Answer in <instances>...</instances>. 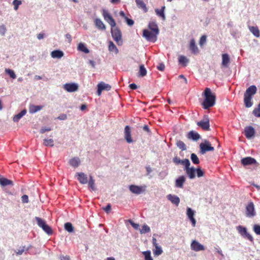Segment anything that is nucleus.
Here are the masks:
<instances>
[{
  "label": "nucleus",
  "instance_id": "nucleus-13",
  "mask_svg": "<svg viewBox=\"0 0 260 260\" xmlns=\"http://www.w3.org/2000/svg\"><path fill=\"white\" fill-rule=\"evenodd\" d=\"M186 210V214L188 218L191 221L192 226H195L196 224V220L194 218V211L189 207H187Z\"/></svg>",
  "mask_w": 260,
  "mask_h": 260
},
{
  "label": "nucleus",
  "instance_id": "nucleus-32",
  "mask_svg": "<svg viewBox=\"0 0 260 260\" xmlns=\"http://www.w3.org/2000/svg\"><path fill=\"white\" fill-rule=\"evenodd\" d=\"M250 31L256 37L258 38L260 36V32L258 28L255 26H249Z\"/></svg>",
  "mask_w": 260,
  "mask_h": 260
},
{
  "label": "nucleus",
  "instance_id": "nucleus-35",
  "mask_svg": "<svg viewBox=\"0 0 260 260\" xmlns=\"http://www.w3.org/2000/svg\"><path fill=\"white\" fill-rule=\"evenodd\" d=\"M78 50L85 53H88L89 52V49L86 47L85 44L83 43H80L78 44Z\"/></svg>",
  "mask_w": 260,
  "mask_h": 260
},
{
  "label": "nucleus",
  "instance_id": "nucleus-60",
  "mask_svg": "<svg viewBox=\"0 0 260 260\" xmlns=\"http://www.w3.org/2000/svg\"><path fill=\"white\" fill-rule=\"evenodd\" d=\"M125 20L129 26H132L134 23V21L132 19H129L127 17H125Z\"/></svg>",
  "mask_w": 260,
  "mask_h": 260
},
{
  "label": "nucleus",
  "instance_id": "nucleus-37",
  "mask_svg": "<svg viewBox=\"0 0 260 260\" xmlns=\"http://www.w3.org/2000/svg\"><path fill=\"white\" fill-rule=\"evenodd\" d=\"M178 61L180 64H182L184 66H186L189 62V59L183 55H180L178 58Z\"/></svg>",
  "mask_w": 260,
  "mask_h": 260
},
{
  "label": "nucleus",
  "instance_id": "nucleus-45",
  "mask_svg": "<svg viewBox=\"0 0 260 260\" xmlns=\"http://www.w3.org/2000/svg\"><path fill=\"white\" fill-rule=\"evenodd\" d=\"M190 159L194 164H199L200 163L199 159L197 155L194 153L191 154Z\"/></svg>",
  "mask_w": 260,
  "mask_h": 260
},
{
  "label": "nucleus",
  "instance_id": "nucleus-9",
  "mask_svg": "<svg viewBox=\"0 0 260 260\" xmlns=\"http://www.w3.org/2000/svg\"><path fill=\"white\" fill-rule=\"evenodd\" d=\"M256 214L254 206L252 202H250L246 208V215L248 217H252Z\"/></svg>",
  "mask_w": 260,
  "mask_h": 260
},
{
  "label": "nucleus",
  "instance_id": "nucleus-42",
  "mask_svg": "<svg viewBox=\"0 0 260 260\" xmlns=\"http://www.w3.org/2000/svg\"><path fill=\"white\" fill-rule=\"evenodd\" d=\"M109 50L110 51H113L116 54H117L118 53V49L117 48L114 44L111 41H110L109 43Z\"/></svg>",
  "mask_w": 260,
  "mask_h": 260
},
{
  "label": "nucleus",
  "instance_id": "nucleus-53",
  "mask_svg": "<svg viewBox=\"0 0 260 260\" xmlns=\"http://www.w3.org/2000/svg\"><path fill=\"white\" fill-rule=\"evenodd\" d=\"M22 4L21 1L20 0H14L13 2V5H14V10H17L18 9L19 6H20Z\"/></svg>",
  "mask_w": 260,
  "mask_h": 260
},
{
  "label": "nucleus",
  "instance_id": "nucleus-15",
  "mask_svg": "<svg viewBox=\"0 0 260 260\" xmlns=\"http://www.w3.org/2000/svg\"><path fill=\"white\" fill-rule=\"evenodd\" d=\"M124 138L128 143L133 142V139L131 137V128L128 125H126L124 128Z\"/></svg>",
  "mask_w": 260,
  "mask_h": 260
},
{
  "label": "nucleus",
  "instance_id": "nucleus-29",
  "mask_svg": "<svg viewBox=\"0 0 260 260\" xmlns=\"http://www.w3.org/2000/svg\"><path fill=\"white\" fill-rule=\"evenodd\" d=\"M165 6H162L160 10L158 9H155L156 14L159 17H161L163 20H166V16L165 15Z\"/></svg>",
  "mask_w": 260,
  "mask_h": 260
},
{
  "label": "nucleus",
  "instance_id": "nucleus-31",
  "mask_svg": "<svg viewBox=\"0 0 260 260\" xmlns=\"http://www.w3.org/2000/svg\"><path fill=\"white\" fill-rule=\"evenodd\" d=\"M147 70L144 67V64H141L139 66V71L138 73V76L143 77L145 76L147 74Z\"/></svg>",
  "mask_w": 260,
  "mask_h": 260
},
{
  "label": "nucleus",
  "instance_id": "nucleus-44",
  "mask_svg": "<svg viewBox=\"0 0 260 260\" xmlns=\"http://www.w3.org/2000/svg\"><path fill=\"white\" fill-rule=\"evenodd\" d=\"M163 251L162 250V248L161 246H156L155 247V249L153 250V254L154 255L158 256L162 254Z\"/></svg>",
  "mask_w": 260,
  "mask_h": 260
},
{
  "label": "nucleus",
  "instance_id": "nucleus-25",
  "mask_svg": "<svg viewBox=\"0 0 260 260\" xmlns=\"http://www.w3.org/2000/svg\"><path fill=\"white\" fill-rule=\"evenodd\" d=\"M63 51L59 50H54L51 53V56L53 58H61L63 57Z\"/></svg>",
  "mask_w": 260,
  "mask_h": 260
},
{
  "label": "nucleus",
  "instance_id": "nucleus-50",
  "mask_svg": "<svg viewBox=\"0 0 260 260\" xmlns=\"http://www.w3.org/2000/svg\"><path fill=\"white\" fill-rule=\"evenodd\" d=\"M42 230L48 235H50L52 234L53 231L51 227H50L48 224H46L44 228L42 229Z\"/></svg>",
  "mask_w": 260,
  "mask_h": 260
},
{
  "label": "nucleus",
  "instance_id": "nucleus-59",
  "mask_svg": "<svg viewBox=\"0 0 260 260\" xmlns=\"http://www.w3.org/2000/svg\"><path fill=\"white\" fill-rule=\"evenodd\" d=\"M173 161L176 164L178 165L181 163V159L178 156H175L173 159Z\"/></svg>",
  "mask_w": 260,
  "mask_h": 260
},
{
  "label": "nucleus",
  "instance_id": "nucleus-11",
  "mask_svg": "<svg viewBox=\"0 0 260 260\" xmlns=\"http://www.w3.org/2000/svg\"><path fill=\"white\" fill-rule=\"evenodd\" d=\"M64 89L69 92H73L78 90V85L75 83H66L63 85Z\"/></svg>",
  "mask_w": 260,
  "mask_h": 260
},
{
  "label": "nucleus",
  "instance_id": "nucleus-23",
  "mask_svg": "<svg viewBox=\"0 0 260 260\" xmlns=\"http://www.w3.org/2000/svg\"><path fill=\"white\" fill-rule=\"evenodd\" d=\"M43 107L44 106L42 105H30L29 107V112L30 114H34L41 110Z\"/></svg>",
  "mask_w": 260,
  "mask_h": 260
},
{
  "label": "nucleus",
  "instance_id": "nucleus-56",
  "mask_svg": "<svg viewBox=\"0 0 260 260\" xmlns=\"http://www.w3.org/2000/svg\"><path fill=\"white\" fill-rule=\"evenodd\" d=\"M196 173H197V175L198 177H201L203 176L204 175V172L200 168L196 169Z\"/></svg>",
  "mask_w": 260,
  "mask_h": 260
},
{
  "label": "nucleus",
  "instance_id": "nucleus-51",
  "mask_svg": "<svg viewBox=\"0 0 260 260\" xmlns=\"http://www.w3.org/2000/svg\"><path fill=\"white\" fill-rule=\"evenodd\" d=\"M253 114L257 117H260V103L257 107L253 110Z\"/></svg>",
  "mask_w": 260,
  "mask_h": 260
},
{
  "label": "nucleus",
  "instance_id": "nucleus-48",
  "mask_svg": "<svg viewBox=\"0 0 260 260\" xmlns=\"http://www.w3.org/2000/svg\"><path fill=\"white\" fill-rule=\"evenodd\" d=\"M143 254L145 256V260H153L152 257L151 256V251L149 250L143 251Z\"/></svg>",
  "mask_w": 260,
  "mask_h": 260
},
{
  "label": "nucleus",
  "instance_id": "nucleus-61",
  "mask_svg": "<svg viewBox=\"0 0 260 260\" xmlns=\"http://www.w3.org/2000/svg\"><path fill=\"white\" fill-rule=\"evenodd\" d=\"M206 41V37L205 36H202L200 40V45H203Z\"/></svg>",
  "mask_w": 260,
  "mask_h": 260
},
{
  "label": "nucleus",
  "instance_id": "nucleus-20",
  "mask_svg": "<svg viewBox=\"0 0 260 260\" xmlns=\"http://www.w3.org/2000/svg\"><path fill=\"white\" fill-rule=\"evenodd\" d=\"M255 134V131L254 128L251 126H248L245 129V135L247 139H250L254 136Z\"/></svg>",
  "mask_w": 260,
  "mask_h": 260
},
{
  "label": "nucleus",
  "instance_id": "nucleus-5",
  "mask_svg": "<svg viewBox=\"0 0 260 260\" xmlns=\"http://www.w3.org/2000/svg\"><path fill=\"white\" fill-rule=\"evenodd\" d=\"M236 229L242 237L247 238L250 241H253V238L252 236L247 232L246 228L241 225H238L236 227Z\"/></svg>",
  "mask_w": 260,
  "mask_h": 260
},
{
  "label": "nucleus",
  "instance_id": "nucleus-24",
  "mask_svg": "<svg viewBox=\"0 0 260 260\" xmlns=\"http://www.w3.org/2000/svg\"><path fill=\"white\" fill-rule=\"evenodd\" d=\"M230 58L229 55L226 54H223L222 55V62H221V66L224 67H228V64L230 63Z\"/></svg>",
  "mask_w": 260,
  "mask_h": 260
},
{
  "label": "nucleus",
  "instance_id": "nucleus-7",
  "mask_svg": "<svg viewBox=\"0 0 260 260\" xmlns=\"http://www.w3.org/2000/svg\"><path fill=\"white\" fill-rule=\"evenodd\" d=\"M157 35L154 32L147 29H144L143 31V37L148 41L155 42L157 39Z\"/></svg>",
  "mask_w": 260,
  "mask_h": 260
},
{
  "label": "nucleus",
  "instance_id": "nucleus-54",
  "mask_svg": "<svg viewBox=\"0 0 260 260\" xmlns=\"http://www.w3.org/2000/svg\"><path fill=\"white\" fill-rule=\"evenodd\" d=\"M253 230L256 235H260V225L254 224L253 225Z\"/></svg>",
  "mask_w": 260,
  "mask_h": 260
},
{
  "label": "nucleus",
  "instance_id": "nucleus-63",
  "mask_svg": "<svg viewBox=\"0 0 260 260\" xmlns=\"http://www.w3.org/2000/svg\"><path fill=\"white\" fill-rule=\"evenodd\" d=\"M51 130V128L50 127H42L41 129H40V133L41 134H44L46 132H48V131H50Z\"/></svg>",
  "mask_w": 260,
  "mask_h": 260
},
{
  "label": "nucleus",
  "instance_id": "nucleus-8",
  "mask_svg": "<svg viewBox=\"0 0 260 260\" xmlns=\"http://www.w3.org/2000/svg\"><path fill=\"white\" fill-rule=\"evenodd\" d=\"M146 187V186L145 185L137 186L135 185H131L129 186V189L133 193L140 194L145 191Z\"/></svg>",
  "mask_w": 260,
  "mask_h": 260
},
{
  "label": "nucleus",
  "instance_id": "nucleus-39",
  "mask_svg": "<svg viewBox=\"0 0 260 260\" xmlns=\"http://www.w3.org/2000/svg\"><path fill=\"white\" fill-rule=\"evenodd\" d=\"M35 219L37 221V224L38 225L43 229V228H44V226H45V225L46 224V222L45 221V220H44L43 219H42V218H40V217H35Z\"/></svg>",
  "mask_w": 260,
  "mask_h": 260
},
{
  "label": "nucleus",
  "instance_id": "nucleus-62",
  "mask_svg": "<svg viewBox=\"0 0 260 260\" xmlns=\"http://www.w3.org/2000/svg\"><path fill=\"white\" fill-rule=\"evenodd\" d=\"M157 68L158 70L163 71L165 70V66L163 63H160L157 67Z\"/></svg>",
  "mask_w": 260,
  "mask_h": 260
},
{
  "label": "nucleus",
  "instance_id": "nucleus-36",
  "mask_svg": "<svg viewBox=\"0 0 260 260\" xmlns=\"http://www.w3.org/2000/svg\"><path fill=\"white\" fill-rule=\"evenodd\" d=\"M244 102L245 107L247 108L251 107L253 104L252 102H251L252 98L245 95H244Z\"/></svg>",
  "mask_w": 260,
  "mask_h": 260
},
{
  "label": "nucleus",
  "instance_id": "nucleus-40",
  "mask_svg": "<svg viewBox=\"0 0 260 260\" xmlns=\"http://www.w3.org/2000/svg\"><path fill=\"white\" fill-rule=\"evenodd\" d=\"M43 144L45 146L53 147L54 146V140L52 139H45L43 140Z\"/></svg>",
  "mask_w": 260,
  "mask_h": 260
},
{
  "label": "nucleus",
  "instance_id": "nucleus-34",
  "mask_svg": "<svg viewBox=\"0 0 260 260\" xmlns=\"http://www.w3.org/2000/svg\"><path fill=\"white\" fill-rule=\"evenodd\" d=\"M0 184L2 186H5L9 185H13V182L6 178H0Z\"/></svg>",
  "mask_w": 260,
  "mask_h": 260
},
{
  "label": "nucleus",
  "instance_id": "nucleus-6",
  "mask_svg": "<svg viewBox=\"0 0 260 260\" xmlns=\"http://www.w3.org/2000/svg\"><path fill=\"white\" fill-rule=\"evenodd\" d=\"M103 16L105 21H106L111 27H114L116 26V22L109 12L105 10H103Z\"/></svg>",
  "mask_w": 260,
  "mask_h": 260
},
{
  "label": "nucleus",
  "instance_id": "nucleus-26",
  "mask_svg": "<svg viewBox=\"0 0 260 260\" xmlns=\"http://www.w3.org/2000/svg\"><path fill=\"white\" fill-rule=\"evenodd\" d=\"M185 181V178L183 176H180L175 181V186L178 188H182Z\"/></svg>",
  "mask_w": 260,
  "mask_h": 260
},
{
  "label": "nucleus",
  "instance_id": "nucleus-19",
  "mask_svg": "<svg viewBox=\"0 0 260 260\" xmlns=\"http://www.w3.org/2000/svg\"><path fill=\"white\" fill-rule=\"evenodd\" d=\"M256 162V160L251 157H246L241 159V163L243 166H247L252 164H255Z\"/></svg>",
  "mask_w": 260,
  "mask_h": 260
},
{
  "label": "nucleus",
  "instance_id": "nucleus-38",
  "mask_svg": "<svg viewBox=\"0 0 260 260\" xmlns=\"http://www.w3.org/2000/svg\"><path fill=\"white\" fill-rule=\"evenodd\" d=\"M135 2L139 8L143 9L145 12L147 11L146 6L142 0H135Z\"/></svg>",
  "mask_w": 260,
  "mask_h": 260
},
{
  "label": "nucleus",
  "instance_id": "nucleus-14",
  "mask_svg": "<svg viewBox=\"0 0 260 260\" xmlns=\"http://www.w3.org/2000/svg\"><path fill=\"white\" fill-rule=\"evenodd\" d=\"M256 87L255 85H251L246 89L244 95L252 98L256 93Z\"/></svg>",
  "mask_w": 260,
  "mask_h": 260
},
{
  "label": "nucleus",
  "instance_id": "nucleus-33",
  "mask_svg": "<svg viewBox=\"0 0 260 260\" xmlns=\"http://www.w3.org/2000/svg\"><path fill=\"white\" fill-rule=\"evenodd\" d=\"M26 113V110L24 109L18 114L15 115L13 117L14 122H18Z\"/></svg>",
  "mask_w": 260,
  "mask_h": 260
},
{
  "label": "nucleus",
  "instance_id": "nucleus-10",
  "mask_svg": "<svg viewBox=\"0 0 260 260\" xmlns=\"http://www.w3.org/2000/svg\"><path fill=\"white\" fill-rule=\"evenodd\" d=\"M97 87V93L99 96L101 95V93L103 90L109 91L111 89V86L109 84H106L104 82L99 83Z\"/></svg>",
  "mask_w": 260,
  "mask_h": 260
},
{
  "label": "nucleus",
  "instance_id": "nucleus-47",
  "mask_svg": "<svg viewBox=\"0 0 260 260\" xmlns=\"http://www.w3.org/2000/svg\"><path fill=\"white\" fill-rule=\"evenodd\" d=\"M5 72L8 74L10 77L12 79H15L16 76L14 71L10 69H6L5 70Z\"/></svg>",
  "mask_w": 260,
  "mask_h": 260
},
{
  "label": "nucleus",
  "instance_id": "nucleus-58",
  "mask_svg": "<svg viewBox=\"0 0 260 260\" xmlns=\"http://www.w3.org/2000/svg\"><path fill=\"white\" fill-rule=\"evenodd\" d=\"M129 223L136 230H138L139 228V224L138 223H136L134 222L132 220H128Z\"/></svg>",
  "mask_w": 260,
  "mask_h": 260
},
{
  "label": "nucleus",
  "instance_id": "nucleus-49",
  "mask_svg": "<svg viewBox=\"0 0 260 260\" xmlns=\"http://www.w3.org/2000/svg\"><path fill=\"white\" fill-rule=\"evenodd\" d=\"M150 231V228L149 226L146 224L143 225L142 229L140 230V232L142 234L149 233Z\"/></svg>",
  "mask_w": 260,
  "mask_h": 260
},
{
  "label": "nucleus",
  "instance_id": "nucleus-1",
  "mask_svg": "<svg viewBox=\"0 0 260 260\" xmlns=\"http://www.w3.org/2000/svg\"><path fill=\"white\" fill-rule=\"evenodd\" d=\"M203 95L204 100L202 105L205 109H208L213 106L215 104L216 95L209 88H205Z\"/></svg>",
  "mask_w": 260,
  "mask_h": 260
},
{
  "label": "nucleus",
  "instance_id": "nucleus-64",
  "mask_svg": "<svg viewBox=\"0 0 260 260\" xmlns=\"http://www.w3.org/2000/svg\"><path fill=\"white\" fill-rule=\"evenodd\" d=\"M103 210L107 213H108L111 209V206L108 204L106 207L103 208Z\"/></svg>",
  "mask_w": 260,
  "mask_h": 260
},
{
  "label": "nucleus",
  "instance_id": "nucleus-57",
  "mask_svg": "<svg viewBox=\"0 0 260 260\" xmlns=\"http://www.w3.org/2000/svg\"><path fill=\"white\" fill-rule=\"evenodd\" d=\"M25 249L24 247H20L18 249L15 251V252L17 255H21L23 252L24 251Z\"/></svg>",
  "mask_w": 260,
  "mask_h": 260
},
{
  "label": "nucleus",
  "instance_id": "nucleus-12",
  "mask_svg": "<svg viewBox=\"0 0 260 260\" xmlns=\"http://www.w3.org/2000/svg\"><path fill=\"white\" fill-rule=\"evenodd\" d=\"M191 249L195 251L205 250L204 246L196 240H193L190 245Z\"/></svg>",
  "mask_w": 260,
  "mask_h": 260
},
{
  "label": "nucleus",
  "instance_id": "nucleus-28",
  "mask_svg": "<svg viewBox=\"0 0 260 260\" xmlns=\"http://www.w3.org/2000/svg\"><path fill=\"white\" fill-rule=\"evenodd\" d=\"M95 26L99 29L105 30L106 26L100 18H96L94 20Z\"/></svg>",
  "mask_w": 260,
  "mask_h": 260
},
{
  "label": "nucleus",
  "instance_id": "nucleus-55",
  "mask_svg": "<svg viewBox=\"0 0 260 260\" xmlns=\"http://www.w3.org/2000/svg\"><path fill=\"white\" fill-rule=\"evenodd\" d=\"M7 29L5 25L2 24L0 25V35L2 36L5 35Z\"/></svg>",
  "mask_w": 260,
  "mask_h": 260
},
{
  "label": "nucleus",
  "instance_id": "nucleus-43",
  "mask_svg": "<svg viewBox=\"0 0 260 260\" xmlns=\"http://www.w3.org/2000/svg\"><path fill=\"white\" fill-rule=\"evenodd\" d=\"M88 186L92 190H95L96 187L95 186L94 180L91 176H89V180L88 181Z\"/></svg>",
  "mask_w": 260,
  "mask_h": 260
},
{
  "label": "nucleus",
  "instance_id": "nucleus-16",
  "mask_svg": "<svg viewBox=\"0 0 260 260\" xmlns=\"http://www.w3.org/2000/svg\"><path fill=\"white\" fill-rule=\"evenodd\" d=\"M167 198L172 204L175 205L176 206L179 205L180 200L179 198L177 196L169 194L167 195Z\"/></svg>",
  "mask_w": 260,
  "mask_h": 260
},
{
  "label": "nucleus",
  "instance_id": "nucleus-30",
  "mask_svg": "<svg viewBox=\"0 0 260 260\" xmlns=\"http://www.w3.org/2000/svg\"><path fill=\"white\" fill-rule=\"evenodd\" d=\"M69 164L72 167L77 168L80 164V160L78 157H74L70 159Z\"/></svg>",
  "mask_w": 260,
  "mask_h": 260
},
{
  "label": "nucleus",
  "instance_id": "nucleus-46",
  "mask_svg": "<svg viewBox=\"0 0 260 260\" xmlns=\"http://www.w3.org/2000/svg\"><path fill=\"white\" fill-rule=\"evenodd\" d=\"M176 145L178 148H179L182 150H185L186 149V147L185 144L182 141L179 140L176 142Z\"/></svg>",
  "mask_w": 260,
  "mask_h": 260
},
{
  "label": "nucleus",
  "instance_id": "nucleus-27",
  "mask_svg": "<svg viewBox=\"0 0 260 260\" xmlns=\"http://www.w3.org/2000/svg\"><path fill=\"white\" fill-rule=\"evenodd\" d=\"M200 137V135L198 133L193 131L189 132L188 134V138L193 141H198Z\"/></svg>",
  "mask_w": 260,
  "mask_h": 260
},
{
  "label": "nucleus",
  "instance_id": "nucleus-18",
  "mask_svg": "<svg viewBox=\"0 0 260 260\" xmlns=\"http://www.w3.org/2000/svg\"><path fill=\"white\" fill-rule=\"evenodd\" d=\"M77 179L80 183L84 184L88 182L87 177L84 173H77Z\"/></svg>",
  "mask_w": 260,
  "mask_h": 260
},
{
  "label": "nucleus",
  "instance_id": "nucleus-4",
  "mask_svg": "<svg viewBox=\"0 0 260 260\" xmlns=\"http://www.w3.org/2000/svg\"><path fill=\"white\" fill-rule=\"evenodd\" d=\"M197 124L204 131L210 130L209 119L207 115H204L203 119L198 122Z\"/></svg>",
  "mask_w": 260,
  "mask_h": 260
},
{
  "label": "nucleus",
  "instance_id": "nucleus-22",
  "mask_svg": "<svg viewBox=\"0 0 260 260\" xmlns=\"http://www.w3.org/2000/svg\"><path fill=\"white\" fill-rule=\"evenodd\" d=\"M148 27L151 30V31L154 32L156 35L159 34V29L155 21H151L149 23Z\"/></svg>",
  "mask_w": 260,
  "mask_h": 260
},
{
  "label": "nucleus",
  "instance_id": "nucleus-41",
  "mask_svg": "<svg viewBox=\"0 0 260 260\" xmlns=\"http://www.w3.org/2000/svg\"><path fill=\"white\" fill-rule=\"evenodd\" d=\"M64 229L69 233H72L74 231V227L70 222H67L64 225Z\"/></svg>",
  "mask_w": 260,
  "mask_h": 260
},
{
  "label": "nucleus",
  "instance_id": "nucleus-52",
  "mask_svg": "<svg viewBox=\"0 0 260 260\" xmlns=\"http://www.w3.org/2000/svg\"><path fill=\"white\" fill-rule=\"evenodd\" d=\"M180 164L184 166L185 168H187L189 167L190 163L188 159H182Z\"/></svg>",
  "mask_w": 260,
  "mask_h": 260
},
{
  "label": "nucleus",
  "instance_id": "nucleus-17",
  "mask_svg": "<svg viewBox=\"0 0 260 260\" xmlns=\"http://www.w3.org/2000/svg\"><path fill=\"white\" fill-rule=\"evenodd\" d=\"M184 170L190 179H192L195 178V174L196 172V169L195 168H190L189 167L187 168H184Z\"/></svg>",
  "mask_w": 260,
  "mask_h": 260
},
{
  "label": "nucleus",
  "instance_id": "nucleus-2",
  "mask_svg": "<svg viewBox=\"0 0 260 260\" xmlns=\"http://www.w3.org/2000/svg\"><path fill=\"white\" fill-rule=\"evenodd\" d=\"M111 31L112 36L117 45L119 46L122 45L123 42L121 39V32L120 29L115 26L111 27Z\"/></svg>",
  "mask_w": 260,
  "mask_h": 260
},
{
  "label": "nucleus",
  "instance_id": "nucleus-21",
  "mask_svg": "<svg viewBox=\"0 0 260 260\" xmlns=\"http://www.w3.org/2000/svg\"><path fill=\"white\" fill-rule=\"evenodd\" d=\"M189 50L194 54H197L199 53V49L196 44V42L194 39H192L190 42Z\"/></svg>",
  "mask_w": 260,
  "mask_h": 260
},
{
  "label": "nucleus",
  "instance_id": "nucleus-3",
  "mask_svg": "<svg viewBox=\"0 0 260 260\" xmlns=\"http://www.w3.org/2000/svg\"><path fill=\"white\" fill-rule=\"evenodd\" d=\"M200 153L202 154H204L207 151H212L214 150L213 147L211 145V143L205 140L203 143L200 144Z\"/></svg>",
  "mask_w": 260,
  "mask_h": 260
}]
</instances>
